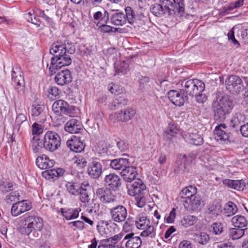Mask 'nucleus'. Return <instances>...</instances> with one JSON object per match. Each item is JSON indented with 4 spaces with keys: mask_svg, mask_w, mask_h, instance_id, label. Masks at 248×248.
Listing matches in <instances>:
<instances>
[{
    "mask_svg": "<svg viewBox=\"0 0 248 248\" xmlns=\"http://www.w3.org/2000/svg\"><path fill=\"white\" fill-rule=\"evenodd\" d=\"M72 77L71 72L68 69L61 71L56 74L55 77V81L60 86H64L71 83Z\"/></svg>",
    "mask_w": 248,
    "mask_h": 248,
    "instance_id": "18",
    "label": "nucleus"
},
{
    "mask_svg": "<svg viewBox=\"0 0 248 248\" xmlns=\"http://www.w3.org/2000/svg\"><path fill=\"white\" fill-rule=\"evenodd\" d=\"M146 189V186L140 179H137L128 188V193L131 196L141 195L142 192Z\"/></svg>",
    "mask_w": 248,
    "mask_h": 248,
    "instance_id": "22",
    "label": "nucleus"
},
{
    "mask_svg": "<svg viewBox=\"0 0 248 248\" xmlns=\"http://www.w3.org/2000/svg\"><path fill=\"white\" fill-rule=\"evenodd\" d=\"M117 146L121 152H124L128 149V144L124 140H121L117 142Z\"/></svg>",
    "mask_w": 248,
    "mask_h": 248,
    "instance_id": "63",
    "label": "nucleus"
},
{
    "mask_svg": "<svg viewBox=\"0 0 248 248\" xmlns=\"http://www.w3.org/2000/svg\"><path fill=\"white\" fill-rule=\"evenodd\" d=\"M195 239L199 243L204 245L206 244L209 240L210 237L209 235L204 232L196 234Z\"/></svg>",
    "mask_w": 248,
    "mask_h": 248,
    "instance_id": "45",
    "label": "nucleus"
},
{
    "mask_svg": "<svg viewBox=\"0 0 248 248\" xmlns=\"http://www.w3.org/2000/svg\"><path fill=\"white\" fill-rule=\"evenodd\" d=\"M127 103V100L126 99L124 94H122L120 96H117L113 100L111 103V107L114 108H122L123 107L125 106Z\"/></svg>",
    "mask_w": 248,
    "mask_h": 248,
    "instance_id": "35",
    "label": "nucleus"
},
{
    "mask_svg": "<svg viewBox=\"0 0 248 248\" xmlns=\"http://www.w3.org/2000/svg\"><path fill=\"white\" fill-rule=\"evenodd\" d=\"M61 212L62 216L67 220H71L77 218L79 216V211L78 209L62 208Z\"/></svg>",
    "mask_w": 248,
    "mask_h": 248,
    "instance_id": "32",
    "label": "nucleus"
},
{
    "mask_svg": "<svg viewBox=\"0 0 248 248\" xmlns=\"http://www.w3.org/2000/svg\"><path fill=\"white\" fill-rule=\"evenodd\" d=\"M135 200L136 201V204L140 208H142L145 205V198L143 196L138 195L136 196H134Z\"/></svg>",
    "mask_w": 248,
    "mask_h": 248,
    "instance_id": "61",
    "label": "nucleus"
},
{
    "mask_svg": "<svg viewBox=\"0 0 248 248\" xmlns=\"http://www.w3.org/2000/svg\"><path fill=\"white\" fill-rule=\"evenodd\" d=\"M125 13L126 22L127 20L130 24H132L135 21L136 18L135 12L131 7L127 6L125 8Z\"/></svg>",
    "mask_w": 248,
    "mask_h": 248,
    "instance_id": "42",
    "label": "nucleus"
},
{
    "mask_svg": "<svg viewBox=\"0 0 248 248\" xmlns=\"http://www.w3.org/2000/svg\"><path fill=\"white\" fill-rule=\"evenodd\" d=\"M177 12L183 16L184 13L185 8L184 0H173Z\"/></svg>",
    "mask_w": 248,
    "mask_h": 248,
    "instance_id": "52",
    "label": "nucleus"
},
{
    "mask_svg": "<svg viewBox=\"0 0 248 248\" xmlns=\"http://www.w3.org/2000/svg\"><path fill=\"white\" fill-rule=\"evenodd\" d=\"M106 187L114 191L118 190L121 186V180L118 175L115 173L107 175L104 179Z\"/></svg>",
    "mask_w": 248,
    "mask_h": 248,
    "instance_id": "16",
    "label": "nucleus"
},
{
    "mask_svg": "<svg viewBox=\"0 0 248 248\" xmlns=\"http://www.w3.org/2000/svg\"><path fill=\"white\" fill-rule=\"evenodd\" d=\"M57 53L51 58V64L49 68L51 75L56 73V70L63 66H68L72 62L71 58L68 54H64V52L61 51Z\"/></svg>",
    "mask_w": 248,
    "mask_h": 248,
    "instance_id": "2",
    "label": "nucleus"
},
{
    "mask_svg": "<svg viewBox=\"0 0 248 248\" xmlns=\"http://www.w3.org/2000/svg\"><path fill=\"white\" fill-rule=\"evenodd\" d=\"M232 225L236 228L243 229L247 226L248 222L246 217L242 216H235L232 218Z\"/></svg>",
    "mask_w": 248,
    "mask_h": 248,
    "instance_id": "33",
    "label": "nucleus"
},
{
    "mask_svg": "<svg viewBox=\"0 0 248 248\" xmlns=\"http://www.w3.org/2000/svg\"><path fill=\"white\" fill-rule=\"evenodd\" d=\"M196 102L200 104H203L207 99V96L202 92H199L195 95Z\"/></svg>",
    "mask_w": 248,
    "mask_h": 248,
    "instance_id": "56",
    "label": "nucleus"
},
{
    "mask_svg": "<svg viewBox=\"0 0 248 248\" xmlns=\"http://www.w3.org/2000/svg\"><path fill=\"white\" fill-rule=\"evenodd\" d=\"M80 138L76 136H73L66 142V146L74 152L80 153L83 151L85 145Z\"/></svg>",
    "mask_w": 248,
    "mask_h": 248,
    "instance_id": "19",
    "label": "nucleus"
},
{
    "mask_svg": "<svg viewBox=\"0 0 248 248\" xmlns=\"http://www.w3.org/2000/svg\"><path fill=\"white\" fill-rule=\"evenodd\" d=\"M36 165L42 170H48L54 165V161L46 156L38 157L36 160Z\"/></svg>",
    "mask_w": 248,
    "mask_h": 248,
    "instance_id": "28",
    "label": "nucleus"
},
{
    "mask_svg": "<svg viewBox=\"0 0 248 248\" xmlns=\"http://www.w3.org/2000/svg\"><path fill=\"white\" fill-rule=\"evenodd\" d=\"M109 161V164L111 168L116 170H122L127 165H130L131 162L129 159L125 158H119L112 160H108Z\"/></svg>",
    "mask_w": 248,
    "mask_h": 248,
    "instance_id": "26",
    "label": "nucleus"
},
{
    "mask_svg": "<svg viewBox=\"0 0 248 248\" xmlns=\"http://www.w3.org/2000/svg\"><path fill=\"white\" fill-rule=\"evenodd\" d=\"M32 147L34 152L38 153L41 151L42 149H46V146L45 145V142L43 141V139L41 140L40 138L34 136L32 138Z\"/></svg>",
    "mask_w": 248,
    "mask_h": 248,
    "instance_id": "39",
    "label": "nucleus"
},
{
    "mask_svg": "<svg viewBox=\"0 0 248 248\" xmlns=\"http://www.w3.org/2000/svg\"><path fill=\"white\" fill-rule=\"evenodd\" d=\"M76 50L75 46L71 43H65L64 44H61L57 42L54 43L49 49L50 53L55 55L59 51L64 52V54H68V55L73 54Z\"/></svg>",
    "mask_w": 248,
    "mask_h": 248,
    "instance_id": "10",
    "label": "nucleus"
},
{
    "mask_svg": "<svg viewBox=\"0 0 248 248\" xmlns=\"http://www.w3.org/2000/svg\"><path fill=\"white\" fill-rule=\"evenodd\" d=\"M65 186L67 191L71 194L75 196L79 194L80 191L79 190L80 189H79V183L73 181L68 182Z\"/></svg>",
    "mask_w": 248,
    "mask_h": 248,
    "instance_id": "34",
    "label": "nucleus"
},
{
    "mask_svg": "<svg viewBox=\"0 0 248 248\" xmlns=\"http://www.w3.org/2000/svg\"><path fill=\"white\" fill-rule=\"evenodd\" d=\"M56 169H48L46 170L45 171L42 173L43 176L46 177V176H49L48 178H54V177H57V173H56Z\"/></svg>",
    "mask_w": 248,
    "mask_h": 248,
    "instance_id": "58",
    "label": "nucleus"
},
{
    "mask_svg": "<svg viewBox=\"0 0 248 248\" xmlns=\"http://www.w3.org/2000/svg\"><path fill=\"white\" fill-rule=\"evenodd\" d=\"M227 90L232 94H238L242 91L243 83L242 79L238 76L231 75L225 80Z\"/></svg>",
    "mask_w": 248,
    "mask_h": 248,
    "instance_id": "8",
    "label": "nucleus"
},
{
    "mask_svg": "<svg viewBox=\"0 0 248 248\" xmlns=\"http://www.w3.org/2000/svg\"><path fill=\"white\" fill-rule=\"evenodd\" d=\"M96 198L103 203L113 202L115 201L116 197L111 190L108 187H100L96 189Z\"/></svg>",
    "mask_w": 248,
    "mask_h": 248,
    "instance_id": "13",
    "label": "nucleus"
},
{
    "mask_svg": "<svg viewBox=\"0 0 248 248\" xmlns=\"http://www.w3.org/2000/svg\"><path fill=\"white\" fill-rule=\"evenodd\" d=\"M144 230L140 233V236L142 237L150 236L152 238L155 236V231L153 225L148 226L144 229Z\"/></svg>",
    "mask_w": 248,
    "mask_h": 248,
    "instance_id": "46",
    "label": "nucleus"
},
{
    "mask_svg": "<svg viewBox=\"0 0 248 248\" xmlns=\"http://www.w3.org/2000/svg\"><path fill=\"white\" fill-rule=\"evenodd\" d=\"M125 234V232L124 233H120L118 234L115 235L113 237H110L108 239H105L106 241H108V243L110 244H112L115 246V245L120 240L121 238L124 236V235Z\"/></svg>",
    "mask_w": 248,
    "mask_h": 248,
    "instance_id": "54",
    "label": "nucleus"
},
{
    "mask_svg": "<svg viewBox=\"0 0 248 248\" xmlns=\"http://www.w3.org/2000/svg\"><path fill=\"white\" fill-rule=\"evenodd\" d=\"M197 188L195 186H190L184 188L180 193V196L183 198L187 200L192 197L196 196Z\"/></svg>",
    "mask_w": 248,
    "mask_h": 248,
    "instance_id": "31",
    "label": "nucleus"
},
{
    "mask_svg": "<svg viewBox=\"0 0 248 248\" xmlns=\"http://www.w3.org/2000/svg\"><path fill=\"white\" fill-rule=\"evenodd\" d=\"M46 150L54 152L61 145V138L59 135L53 131H47L43 136Z\"/></svg>",
    "mask_w": 248,
    "mask_h": 248,
    "instance_id": "4",
    "label": "nucleus"
},
{
    "mask_svg": "<svg viewBox=\"0 0 248 248\" xmlns=\"http://www.w3.org/2000/svg\"><path fill=\"white\" fill-rule=\"evenodd\" d=\"M19 195L18 193H16V192H12L9 195H7L5 198V200L7 203H11L12 202H15L16 201L17 199V200H19Z\"/></svg>",
    "mask_w": 248,
    "mask_h": 248,
    "instance_id": "55",
    "label": "nucleus"
},
{
    "mask_svg": "<svg viewBox=\"0 0 248 248\" xmlns=\"http://www.w3.org/2000/svg\"><path fill=\"white\" fill-rule=\"evenodd\" d=\"M184 138L186 142L193 145H201L203 142V138L197 133H188Z\"/></svg>",
    "mask_w": 248,
    "mask_h": 248,
    "instance_id": "29",
    "label": "nucleus"
},
{
    "mask_svg": "<svg viewBox=\"0 0 248 248\" xmlns=\"http://www.w3.org/2000/svg\"><path fill=\"white\" fill-rule=\"evenodd\" d=\"M43 132V128L41 125L34 123L32 125V133L33 135H40Z\"/></svg>",
    "mask_w": 248,
    "mask_h": 248,
    "instance_id": "57",
    "label": "nucleus"
},
{
    "mask_svg": "<svg viewBox=\"0 0 248 248\" xmlns=\"http://www.w3.org/2000/svg\"><path fill=\"white\" fill-rule=\"evenodd\" d=\"M121 175L125 181L131 182L136 177L137 169L133 166L127 165L121 171Z\"/></svg>",
    "mask_w": 248,
    "mask_h": 248,
    "instance_id": "23",
    "label": "nucleus"
},
{
    "mask_svg": "<svg viewBox=\"0 0 248 248\" xmlns=\"http://www.w3.org/2000/svg\"><path fill=\"white\" fill-rule=\"evenodd\" d=\"M175 211L176 210L174 208H172L170 212L169 216L165 218L167 223H172L174 222L176 217Z\"/></svg>",
    "mask_w": 248,
    "mask_h": 248,
    "instance_id": "62",
    "label": "nucleus"
},
{
    "mask_svg": "<svg viewBox=\"0 0 248 248\" xmlns=\"http://www.w3.org/2000/svg\"><path fill=\"white\" fill-rule=\"evenodd\" d=\"M245 233L244 229H240L236 227L231 228L229 231V237L233 240L241 238Z\"/></svg>",
    "mask_w": 248,
    "mask_h": 248,
    "instance_id": "38",
    "label": "nucleus"
},
{
    "mask_svg": "<svg viewBox=\"0 0 248 248\" xmlns=\"http://www.w3.org/2000/svg\"><path fill=\"white\" fill-rule=\"evenodd\" d=\"M24 220L25 223L22 232L27 235H29L32 230L40 231L43 226L42 218L33 215H25Z\"/></svg>",
    "mask_w": 248,
    "mask_h": 248,
    "instance_id": "3",
    "label": "nucleus"
},
{
    "mask_svg": "<svg viewBox=\"0 0 248 248\" xmlns=\"http://www.w3.org/2000/svg\"><path fill=\"white\" fill-rule=\"evenodd\" d=\"M113 13L111 15L110 21L115 26H123L126 22V16L124 13L118 10H112Z\"/></svg>",
    "mask_w": 248,
    "mask_h": 248,
    "instance_id": "24",
    "label": "nucleus"
},
{
    "mask_svg": "<svg viewBox=\"0 0 248 248\" xmlns=\"http://www.w3.org/2000/svg\"><path fill=\"white\" fill-rule=\"evenodd\" d=\"M32 14L30 12L27 14L25 15V17L28 22L39 26L40 25L39 20L36 18L35 16L32 18Z\"/></svg>",
    "mask_w": 248,
    "mask_h": 248,
    "instance_id": "59",
    "label": "nucleus"
},
{
    "mask_svg": "<svg viewBox=\"0 0 248 248\" xmlns=\"http://www.w3.org/2000/svg\"><path fill=\"white\" fill-rule=\"evenodd\" d=\"M13 184L9 181H2L0 185V190L2 193H5L13 189Z\"/></svg>",
    "mask_w": 248,
    "mask_h": 248,
    "instance_id": "49",
    "label": "nucleus"
},
{
    "mask_svg": "<svg viewBox=\"0 0 248 248\" xmlns=\"http://www.w3.org/2000/svg\"><path fill=\"white\" fill-rule=\"evenodd\" d=\"M246 120L245 115L241 113H236L232 117L230 125L232 127L235 128L238 126L242 123H243Z\"/></svg>",
    "mask_w": 248,
    "mask_h": 248,
    "instance_id": "36",
    "label": "nucleus"
},
{
    "mask_svg": "<svg viewBox=\"0 0 248 248\" xmlns=\"http://www.w3.org/2000/svg\"><path fill=\"white\" fill-rule=\"evenodd\" d=\"M136 110L131 108L121 110L118 112L109 115V119L115 122L117 121L125 122L131 119L135 115Z\"/></svg>",
    "mask_w": 248,
    "mask_h": 248,
    "instance_id": "9",
    "label": "nucleus"
},
{
    "mask_svg": "<svg viewBox=\"0 0 248 248\" xmlns=\"http://www.w3.org/2000/svg\"><path fill=\"white\" fill-rule=\"evenodd\" d=\"M87 172L92 178H98L102 172V166L97 158L93 159L89 163Z\"/></svg>",
    "mask_w": 248,
    "mask_h": 248,
    "instance_id": "17",
    "label": "nucleus"
},
{
    "mask_svg": "<svg viewBox=\"0 0 248 248\" xmlns=\"http://www.w3.org/2000/svg\"><path fill=\"white\" fill-rule=\"evenodd\" d=\"M129 224L127 221L124 224V231L125 232V234L122 243H124L126 248H140L142 244V241L139 236H135L133 232H128L127 228L129 227Z\"/></svg>",
    "mask_w": 248,
    "mask_h": 248,
    "instance_id": "5",
    "label": "nucleus"
},
{
    "mask_svg": "<svg viewBox=\"0 0 248 248\" xmlns=\"http://www.w3.org/2000/svg\"><path fill=\"white\" fill-rule=\"evenodd\" d=\"M169 100L176 106L181 107L187 100V96L183 89L170 90L168 93Z\"/></svg>",
    "mask_w": 248,
    "mask_h": 248,
    "instance_id": "11",
    "label": "nucleus"
},
{
    "mask_svg": "<svg viewBox=\"0 0 248 248\" xmlns=\"http://www.w3.org/2000/svg\"><path fill=\"white\" fill-rule=\"evenodd\" d=\"M12 80L18 94L23 95L25 93L24 78L22 72L18 65L15 66L12 70Z\"/></svg>",
    "mask_w": 248,
    "mask_h": 248,
    "instance_id": "6",
    "label": "nucleus"
},
{
    "mask_svg": "<svg viewBox=\"0 0 248 248\" xmlns=\"http://www.w3.org/2000/svg\"><path fill=\"white\" fill-rule=\"evenodd\" d=\"M150 11L154 15L158 17L167 15L163 8L158 3L152 5L150 7Z\"/></svg>",
    "mask_w": 248,
    "mask_h": 248,
    "instance_id": "41",
    "label": "nucleus"
},
{
    "mask_svg": "<svg viewBox=\"0 0 248 248\" xmlns=\"http://www.w3.org/2000/svg\"><path fill=\"white\" fill-rule=\"evenodd\" d=\"M108 148L105 143L100 142L97 144L96 147V150L99 154H102L107 153L108 151Z\"/></svg>",
    "mask_w": 248,
    "mask_h": 248,
    "instance_id": "60",
    "label": "nucleus"
},
{
    "mask_svg": "<svg viewBox=\"0 0 248 248\" xmlns=\"http://www.w3.org/2000/svg\"><path fill=\"white\" fill-rule=\"evenodd\" d=\"M31 205L27 200L16 202L11 207V213L14 217H17L22 213L30 210Z\"/></svg>",
    "mask_w": 248,
    "mask_h": 248,
    "instance_id": "15",
    "label": "nucleus"
},
{
    "mask_svg": "<svg viewBox=\"0 0 248 248\" xmlns=\"http://www.w3.org/2000/svg\"><path fill=\"white\" fill-rule=\"evenodd\" d=\"M183 89L186 95L193 96L196 93L204 91L205 84L197 79H189L185 83Z\"/></svg>",
    "mask_w": 248,
    "mask_h": 248,
    "instance_id": "7",
    "label": "nucleus"
},
{
    "mask_svg": "<svg viewBox=\"0 0 248 248\" xmlns=\"http://www.w3.org/2000/svg\"><path fill=\"white\" fill-rule=\"evenodd\" d=\"M211 227L213 229V233L216 235L220 234L223 230V225L220 222L214 223Z\"/></svg>",
    "mask_w": 248,
    "mask_h": 248,
    "instance_id": "53",
    "label": "nucleus"
},
{
    "mask_svg": "<svg viewBox=\"0 0 248 248\" xmlns=\"http://www.w3.org/2000/svg\"><path fill=\"white\" fill-rule=\"evenodd\" d=\"M102 16H103L102 13L100 11H98L94 14L93 18L95 20H98V19L101 18V21L102 22H104L105 23H106L109 19V16L108 12L107 11H105L104 13L103 17H102Z\"/></svg>",
    "mask_w": 248,
    "mask_h": 248,
    "instance_id": "47",
    "label": "nucleus"
},
{
    "mask_svg": "<svg viewBox=\"0 0 248 248\" xmlns=\"http://www.w3.org/2000/svg\"><path fill=\"white\" fill-rule=\"evenodd\" d=\"M196 217L193 216H186L181 220V224L185 227H188L193 225L196 222Z\"/></svg>",
    "mask_w": 248,
    "mask_h": 248,
    "instance_id": "43",
    "label": "nucleus"
},
{
    "mask_svg": "<svg viewBox=\"0 0 248 248\" xmlns=\"http://www.w3.org/2000/svg\"><path fill=\"white\" fill-rule=\"evenodd\" d=\"M159 4L168 16L175 14L177 11L175 5L170 0H160V3Z\"/></svg>",
    "mask_w": 248,
    "mask_h": 248,
    "instance_id": "30",
    "label": "nucleus"
},
{
    "mask_svg": "<svg viewBox=\"0 0 248 248\" xmlns=\"http://www.w3.org/2000/svg\"><path fill=\"white\" fill-rule=\"evenodd\" d=\"M52 109L54 112L58 115H68L73 110V107L70 106L67 102L63 100H59L53 103Z\"/></svg>",
    "mask_w": 248,
    "mask_h": 248,
    "instance_id": "14",
    "label": "nucleus"
},
{
    "mask_svg": "<svg viewBox=\"0 0 248 248\" xmlns=\"http://www.w3.org/2000/svg\"><path fill=\"white\" fill-rule=\"evenodd\" d=\"M202 199L198 196L192 197L184 201V206L188 211L198 210L201 204Z\"/></svg>",
    "mask_w": 248,
    "mask_h": 248,
    "instance_id": "25",
    "label": "nucleus"
},
{
    "mask_svg": "<svg viewBox=\"0 0 248 248\" xmlns=\"http://www.w3.org/2000/svg\"><path fill=\"white\" fill-rule=\"evenodd\" d=\"M98 248H118L116 246L108 243V241L103 240L101 241Z\"/></svg>",
    "mask_w": 248,
    "mask_h": 248,
    "instance_id": "64",
    "label": "nucleus"
},
{
    "mask_svg": "<svg viewBox=\"0 0 248 248\" xmlns=\"http://www.w3.org/2000/svg\"><path fill=\"white\" fill-rule=\"evenodd\" d=\"M59 90L56 87H51L47 91V97L51 100H55L59 94Z\"/></svg>",
    "mask_w": 248,
    "mask_h": 248,
    "instance_id": "51",
    "label": "nucleus"
},
{
    "mask_svg": "<svg viewBox=\"0 0 248 248\" xmlns=\"http://www.w3.org/2000/svg\"><path fill=\"white\" fill-rule=\"evenodd\" d=\"M109 213L112 220L117 223L124 221L127 216L126 208L121 205L111 208Z\"/></svg>",
    "mask_w": 248,
    "mask_h": 248,
    "instance_id": "12",
    "label": "nucleus"
},
{
    "mask_svg": "<svg viewBox=\"0 0 248 248\" xmlns=\"http://www.w3.org/2000/svg\"><path fill=\"white\" fill-rule=\"evenodd\" d=\"M45 109V106L41 104L32 105L31 109V113L32 116L37 117L41 114Z\"/></svg>",
    "mask_w": 248,
    "mask_h": 248,
    "instance_id": "44",
    "label": "nucleus"
},
{
    "mask_svg": "<svg viewBox=\"0 0 248 248\" xmlns=\"http://www.w3.org/2000/svg\"><path fill=\"white\" fill-rule=\"evenodd\" d=\"M64 129L70 133H78L83 130V126L78 120L72 119L65 124Z\"/></svg>",
    "mask_w": 248,
    "mask_h": 248,
    "instance_id": "21",
    "label": "nucleus"
},
{
    "mask_svg": "<svg viewBox=\"0 0 248 248\" xmlns=\"http://www.w3.org/2000/svg\"><path fill=\"white\" fill-rule=\"evenodd\" d=\"M237 211L236 205L232 202H229L224 206V214L226 217H231L234 215Z\"/></svg>",
    "mask_w": 248,
    "mask_h": 248,
    "instance_id": "40",
    "label": "nucleus"
},
{
    "mask_svg": "<svg viewBox=\"0 0 248 248\" xmlns=\"http://www.w3.org/2000/svg\"><path fill=\"white\" fill-rule=\"evenodd\" d=\"M187 163L186 156L185 155H179L174 165V171L175 172L178 174L183 172Z\"/></svg>",
    "mask_w": 248,
    "mask_h": 248,
    "instance_id": "27",
    "label": "nucleus"
},
{
    "mask_svg": "<svg viewBox=\"0 0 248 248\" xmlns=\"http://www.w3.org/2000/svg\"><path fill=\"white\" fill-rule=\"evenodd\" d=\"M128 65L125 62H123L117 65L115 67L116 73L117 74L121 73L122 74H125L128 71Z\"/></svg>",
    "mask_w": 248,
    "mask_h": 248,
    "instance_id": "50",
    "label": "nucleus"
},
{
    "mask_svg": "<svg viewBox=\"0 0 248 248\" xmlns=\"http://www.w3.org/2000/svg\"><path fill=\"white\" fill-rule=\"evenodd\" d=\"M234 106L233 102L230 97L223 93L218 92L212 102V108L216 120L223 121L230 114Z\"/></svg>",
    "mask_w": 248,
    "mask_h": 248,
    "instance_id": "1",
    "label": "nucleus"
},
{
    "mask_svg": "<svg viewBox=\"0 0 248 248\" xmlns=\"http://www.w3.org/2000/svg\"><path fill=\"white\" fill-rule=\"evenodd\" d=\"M150 222L146 217L139 215L135 220V225L139 229L144 230L149 225Z\"/></svg>",
    "mask_w": 248,
    "mask_h": 248,
    "instance_id": "37",
    "label": "nucleus"
},
{
    "mask_svg": "<svg viewBox=\"0 0 248 248\" xmlns=\"http://www.w3.org/2000/svg\"><path fill=\"white\" fill-rule=\"evenodd\" d=\"M108 90L112 93L115 94H119L123 92L124 89L121 86L113 84L108 85Z\"/></svg>",
    "mask_w": 248,
    "mask_h": 248,
    "instance_id": "48",
    "label": "nucleus"
},
{
    "mask_svg": "<svg viewBox=\"0 0 248 248\" xmlns=\"http://www.w3.org/2000/svg\"><path fill=\"white\" fill-rule=\"evenodd\" d=\"M227 126L224 124L217 125L214 131L215 139L217 141L228 142L229 140V133L226 131Z\"/></svg>",
    "mask_w": 248,
    "mask_h": 248,
    "instance_id": "20",
    "label": "nucleus"
}]
</instances>
